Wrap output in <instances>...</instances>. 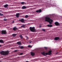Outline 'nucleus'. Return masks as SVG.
<instances>
[{"instance_id":"nucleus-1","label":"nucleus","mask_w":62,"mask_h":62,"mask_svg":"<svg viewBox=\"0 0 62 62\" xmlns=\"http://www.w3.org/2000/svg\"><path fill=\"white\" fill-rule=\"evenodd\" d=\"M45 21L48 22L50 24H52V23L51 22H53V20L51 19L49 17H46L45 18Z\"/></svg>"},{"instance_id":"nucleus-2","label":"nucleus","mask_w":62,"mask_h":62,"mask_svg":"<svg viewBox=\"0 0 62 62\" xmlns=\"http://www.w3.org/2000/svg\"><path fill=\"white\" fill-rule=\"evenodd\" d=\"M0 54L1 55H7L8 54V53H9V51H2L0 53Z\"/></svg>"},{"instance_id":"nucleus-3","label":"nucleus","mask_w":62,"mask_h":62,"mask_svg":"<svg viewBox=\"0 0 62 62\" xmlns=\"http://www.w3.org/2000/svg\"><path fill=\"white\" fill-rule=\"evenodd\" d=\"M30 29L31 31L32 32H35L36 31L35 28L34 27H30Z\"/></svg>"},{"instance_id":"nucleus-4","label":"nucleus","mask_w":62,"mask_h":62,"mask_svg":"<svg viewBox=\"0 0 62 62\" xmlns=\"http://www.w3.org/2000/svg\"><path fill=\"white\" fill-rule=\"evenodd\" d=\"M41 54L43 55H45V56H46V55L48 54V53H45L44 52H41Z\"/></svg>"},{"instance_id":"nucleus-5","label":"nucleus","mask_w":62,"mask_h":62,"mask_svg":"<svg viewBox=\"0 0 62 62\" xmlns=\"http://www.w3.org/2000/svg\"><path fill=\"white\" fill-rule=\"evenodd\" d=\"M1 34H7V32L6 31L2 30L1 31Z\"/></svg>"},{"instance_id":"nucleus-6","label":"nucleus","mask_w":62,"mask_h":62,"mask_svg":"<svg viewBox=\"0 0 62 62\" xmlns=\"http://www.w3.org/2000/svg\"><path fill=\"white\" fill-rule=\"evenodd\" d=\"M54 23L56 25V26H58L59 25H60V23L57 22H56Z\"/></svg>"},{"instance_id":"nucleus-7","label":"nucleus","mask_w":62,"mask_h":62,"mask_svg":"<svg viewBox=\"0 0 62 62\" xmlns=\"http://www.w3.org/2000/svg\"><path fill=\"white\" fill-rule=\"evenodd\" d=\"M19 21L22 22V23H23V22H24V19L23 18H22L21 19L19 20Z\"/></svg>"},{"instance_id":"nucleus-8","label":"nucleus","mask_w":62,"mask_h":62,"mask_svg":"<svg viewBox=\"0 0 62 62\" xmlns=\"http://www.w3.org/2000/svg\"><path fill=\"white\" fill-rule=\"evenodd\" d=\"M54 39L55 40H58L59 39V38L58 37H56L54 38Z\"/></svg>"},{"instance_id":"nucleus-9","label":"nucleus","mask_w":62,"mask_h":62,"mask_svg":"<svg viewBox=\"0 0 62 62\" xmlns=\"http://www.w3.org/2000/svg\"><path fill=\"white\" fill-rule=\"evenodd\" d=\"M13 30H14V31H16V30H17V28H16V27H15L14 28H13Z\"/></svg>"},{"instance_id":"nucleus-10","label":"nucleus","mask_w":62,"mask_h":62,"mask_svg":"<svg viewBox=\"0 0 62 62\" xmlns=\"http://www.w3.org/2000/svg\"><path fill=\"white\" fill-rule=\"evenodd\" d=\"M52 51L51 50H50L49 51L48 53V55H50L51 54H52Z\"/></svg>"},{"instance_id":"nucleus-11","label":"nucleus","mask_w":62,"mask_h":62,"mask_svg":"<svg viewBox=\"0 0 62 62\" xmlns=\"http://www.w3.org/2000/svg\"><path fill=\"white\" fill-rule=\"evenodd\" d=\"M31 55L32 56H34V55L35 54V53L32 52H31Z\"/></svg>"},{"instance_id":"nucleus-12","label":"nucleus","mask_w":62,"mask_h":62,"mask_svg":"<svg viewBox=\"0 0 62 62\" xmlns=\"http://www.w3.org/2000/svg\"><path fill=\"white\" fill-rule=\"evenodd\" d=\"M47 26L49 27H52V26H53V25H52L49 24Z\"/></svg>"},{"instance_id":"nucleus-13","label":"nucleus","mask_w":62,"mask_h":62,"mask_svg":"<svg viewBox=\"0 0 62 62\" xmlns=\"http://www.w3.org/2000/svg\"><path fill=\"white\" fill-rule=\"evenodd\" d=\"M19 13H18L16 14V16L17 18H19Z\"/></svg>"},{"instance_id":"nucleus-14","label":"nucleus","mask_w":62,"mask_h":62,"mask_svg":"<svg viewBox=\"0 0 62 62\" xmlns=\"http://www.w3.org/2000/svg\"><path fill=\"white\" fill-rule=\"evenodd\" d=\"M36 12L37 13L41 12V10L40 9L39 10L36 11Z\"/></svg>"},{"instance_id":"nucleus-15","label":"nucleus","mask_w":62,"mask_h":62,"mask_svg":"<svg viewBox=\"0 0 62 62\" xmlns=\"http://www.w3.org/2000/svg\"><path fill=\"white\" fill-rule=\"evenodd\" d=\"M26 8V7L24 6H23L22 8V9H25Z\"/></svg>"},{"instance_id":"nucleus-16","label":"nucleus","mask_w":62,"mask_h":62,"mask_svg":"<svg viewBox=\"0 0 62 62\" xmlns=\"http://www.w3.org/2000/svg\"><path fill=\"white\" fill-rule=\"evenodd\" d=\"M17 44L18 45H21V43L20 42H18L17 43Z\"/></svg>"},{"instance_id":"nucleus-17","label":"nucleus","mask_w":62,"mask_h":62,"mask_svg":"<svg viewBox=\"0 0 62 62\" xmlns=\"http://www.w3.org/2000/svg\"><path fill=\"white\" fill-rule=\"evenodd\" d=\"M8 5L6 4L4 6V8H7V7H8Z\"/></svg>"},{"instance_id":"nucleus-18","label":"nucleus","mask_w":62,"mask_h":62,"mask_svg":"<svg viewBox=\"0 0 62 62\" xmlns=\"http://www.w3.org/2000/svg\"><path fill=\"white\" fill-rule=\"evenodd\" d=\"M16 35H17V34H13L12 36H13V37H15V36H16Z\"/></svg>"},{"instance_id":"nucleus-19","label":"nucleus","mask_w":62,"mask_h":62,"mask_svg":"<svg viewBox=\"0 0 62 62\" xmlns=\"http://www.w3.org/2000/svg\"><path fill=\"white\" fill-rule=\"evenodd\" d=\"M4 41H3V40L0 39V43H3Z\"/></svg>"},{"instance_id":"nucleus-20","label":"nucleus","mask_w":62,"mask_h":62,"mask_svg":"<svg viewBox=\"0 0 62 62\" xmlns=\"http://www.w3.org/2000/svg\"><path fill=\"white\" fill-rule=\"evenodd\" d=\"M19 37L21 39H23V37L22 36V35H20L19 36Z\"/></svg>"},{"instance_id":"nucleus-21","label":"nucleus","mask_w":62,"mask_h":62,"mask_svg":"<svg viewBox=\"0 0 62 62\" xmlns=\"http://www.w3.org/2000/svg\"><path fill=\"white\" fill-rule=\"evenodd\" d=\"M21 27H23V28H24L25 27V25L23 24L22 26H21Z\"/></svg>"},{"instance_id":"nucleus-22","label":"nucleus","mask_w":62,"mask_h":62,"mask_svg":"<svg viewBox=\"0 0 62 62\" xmlns=\"http://www.w3.org/2000/svg\"><path fill=\"white\" fill-rule=\"evenodd\" d=\"M28 17V15H26L25 16V18H27Z\"/></svg>"},{"instance_id":"nucleus-23","label":"nucleus","mask_w":62,"mask_h":62,"mask_svg":"<svg viewBox=\"0 0 62 62\" xmlns=\"http://www.w3.org/2000/svg\"><path fill=\"white\" fill-rule=\"evenodd\" d=\"M23 48H24L23 46H21L20 47V48L21 49H23Z\"/></svg>"},{"instance_id":"nucleus-24","label":"nucleus","mask_w":62,"mask_h":62,"mask_svg":"<svg viewBox=\"0 0 62 62\" xmlns=\"http://www.w3.org/2000/svg\"><path fill=\"white\" fill-rule=\"evenodd\" d=\"M41 30L43 31H44V32L45 31V30L44 29H42Z\"/></svg>"},{"instance_id":"nucleus-25","label":"nucleus","mask_w":62,"mask_h":62,"mask_svg":"<svg viewBox=\"0 0 62 62\" xmlns=\"http://www.w3.org/2000/svg\"><path fill=\"white\" fill-rule=\"evenodd\" d=\"M28 47H29V48H31V47H32V46H31L30 45L28 46Z\"/></svg>"},{"instance_id":"nucleus-26","label":"nucleus","mask_w":62,"mask_h":62,"mask_svg":"<svg viewBox=\"0 0 62 62\" xmlns=\"http://www.w3.org/2000/svg\"><path fill=\"white\" fill-rule=\"evenodd\" d=\"M4 15L0 13V16H3Z\"/></svg>"},{"instance_id":"nucleus-27","label":"nucleus","mask_w":62,"mask_h":62,"mask_svg":"<svg viewBox=\"0 0 62 62\" xmlns=\"http://www.w3.org/2000/svg\"><path fill=\"white\" fill-rule=\"evenodd\" d=\"M21 4H22V5H24V2H22L21 3Z\"/></svg>"},{"instance_id":"nucleus-28","label":"nucleus","mask_w":62,"mask_h":62,"mask_svg":"<svg viewBox=\"0 0 62 62\" xmlns=\"http://www.w3.org/2000/svg\"><path fill=\"white\" fill-rule=\"evenodd\" d=\"M4 21H7V19L5 18H4Z\"/></svg>"},{"instance_id":"nucleus-29","label":"nucleus","mask_w":62,"mask_h":62,"mask_svg":"<svg viewBox=\"0 0 62 62\" xmlns=\"http://www.w3.org/2000/svg\"><path fill=\"white\" fill-rule=\"evenodd\" d=\"M44 48L46 49V50H47V48L46 47H45Z\"/></svg>"},{"instance_id":"nucleus-30","label":"nucleus","mask_w":62,"mask_h":62,"mask_svg":"<svg viewBox=\"0 0 62 62\" xmlns=\"http://www.w3.org/2000/svg\"><path fill=\"white\" fill-rule=\"evenodd\" d=\"M26 38L27 39H29V38H28V36H26Z\"/></svg>"},{"instance_id":"nucleus-31","label":"nucleus","mask_w":62,"mask_h":62,"mask_svg":"<svg viewBox=\"0 0 62 62\" xmlns=\"http://www.w3.org/2000/svg\"><path fill=\"white\" fill-rule=\"evenodd\" d=\"M23 54V53H21L20 54V55H22V54Z\"/></svg>"},{"instance_id":"nucleus-32","label":"nucleus","mask_w":62,"mask_h":62,"mask_svg":"<svg viewBox=\"0 0 62 62\" xmlns=\"http://www.w3.org/2000/svg\"><path fill=\"white\" fill-rule=\"evenodd\" d=\"M31 42H32V41H30L29 42V43H31Z\"/></svg>"},{"instance_id":"nucleus-33","label":"nucleus","mask_w":62,"mask_h":62,"mask_svg":"<svg viewBox=\"0 0 62 62\" xmlns=\"http://www.w3.org/2000/svg\"><path fill=\"white\" fill-rule=\"evenodd\" d=\"M41 27V25H39V28H40Z\"/></svg>"},{"instance_id":"nucleus-34","label":"nucleus","mask_w":62,"mask_h":62,"mask_svg":"<svg viewBox=\"0 0 62 62\" xmlns=\"http://www.w3.org/2000/svg\"><path fill=\"white\" fill-rule=\"evenodd\" d=\"M14 23V21H13L12 23Z\"/></svg>"},{"instance_id":"nucleus-35","label":"nucleus","mask_w":62,"mask_h":62,"mask_svg":"<svg viewBox=\"0 0 62 62\" xmlns=\"http://www.w3.org/2000/svg\"><path fill=\"white\" fill-rule=\"evenodd\" d=\"M0 47H2V45H0Z\"/></svg>"},{"instance_id":"nucleus-36","label":"nucleus","mask_w":62,"mask_h":62,"mask_svg":"<svg viewBox=\"0 0 62 62\" xmlns=\"http://www.w3.org/2000/svg\"><path fill=\"white\" fill-rule=\"evenodd\" d=\"M15 52H17V50H16L15 51Z\"/></svg>"},{"instance_id":"nucleus-37","label":"nucleus","mask_w":62,"mask_h":62,"mask_svg":"<svg viewBox=\"0 0 62 62\" xmlns=\"http://www.w3.org/2000/svg\"><path fill=\"white\" fill-rule=\"evenodd\" d=\"M26 62H28L27 61H26Z\"/></svg>"}]
</instances>
